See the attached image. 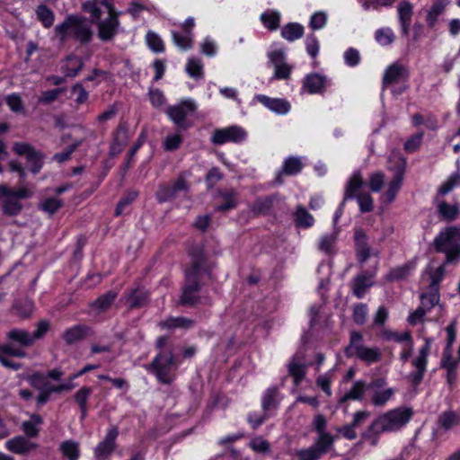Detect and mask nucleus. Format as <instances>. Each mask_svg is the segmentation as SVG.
I'll use <instances>...</instances> for the list:
<instances>
[{"mask_svg": "<svg viewBox=\"0 0 460 460\" xmlns=\"http://www.w3.org/2000/svg\"><path fill=\"white\" fill-rule=\"evenodd\" d=\"M83 139L75 141L72 145L68 146L63 152L54 155L53 159L58 163H64L68 161L71 155L83 144Z\"/></svg>", "mask_w": 460, "mask_h": 460, "instance_id": "55", "label": "nucleus"}, {"mask_svg": "<svg viewBox=\"0 0 460 460\" xmlns=\"http://www.w3.org/2000/svg\"><path fill=\"white\" fill-rule=\"evenodd\" d=\"M336 234H330L323 236L319 243V249L325 253L335 252Z\"/></svg>", "mask_w": 460, "mask_h": 460, "instance_id": "56", "label": "nucleus"}, {"mask_svg": "<svg viewBox=\"0 0 460 460\" xmlns=\"http://www.w3.org/2000/svg\"><path fill=\"white\" fill-rule=\"evenodd\" d=\"M412 4L408 1L401 2L398 5L399 20L402 26V32L404 36L409 34L412 16Z\"/></svg>", "mask_w": 460, "mask_h": 460, "instance_id": "26", "label": "nucleus"}, {"mask_svg": "<svg viewBox=\"0 0 460 460\" xmlns=\"http://www.w3.org/2000/svg\"><path fill=\"white\" fill-rule=\"evenodd\" d=\"M26 159L27 162L31 164V172L33 174L39 173L43 166V154L35 150L30 154Z\"/></svg>", "mask_w": 460, "mask_h": 460, "instance_id": "53", "label": "nucleus"}, {"mask_svg": "<svg viewBox=\"0 0 460 460\" xmlns=\"http://www.w3.org/2000/svg\"><path fill=\"white\" fill-rule=\"evenodd\" d=\"M196 109L197 105L193 101L183 100L177 105L169 106L166 110V114L179 130H186L192 126V123L187 119V117L193 113Z\"/></svg>", "mask_w": 460, "mask_h": 460, "instance_id": "10", "label": "nucleus"}, {"mask_svg": "<svg viewBox=\"0 0 460 460\" xmlns=\"http://www.w3.org/2000/svg\"><path fill=\"white\" fill-rule=\"evenodd\" d=\"M368 308L366 304L360 303L354 306L353 309V321L359 325L366 323Z\"/></svg>", "mask_w": 460, "mask_h": 460, "instance_id": "59", "label": "nucleus"}, {"mask_svg": "<svg viewBox=\"0 0 460 460\" xmlns=\"http://www.w3.org/2000/svg\"><path fill=\"white\" fill-rule=\"evenodd\" d=\"M448 0H436L427 14V23L429 27L433 28L438 21V17L445 11Z\"/></svg>", "mask_w": 460, "mask_h": 460, "instance_id": "38", "label": "nucleus"}, {"mask_svg": "<svg viewBox=\"0 0 460 460\" xmlns=\"http://www.w3.org/2000/svg\"><path fill=\"white\" fill-rule=\"evenodd\" d=\"M59 451L67 460H78L80 457V445L77 441L72 439L61 442Z\"/></svg>", "mask_w": 460, "mask_h": 460, "instance_id": "33", "label": "nucleus"}, {"mask_svg": "<svg viewBox=\"0 0 460 460\" xmlns=\"http://www.w3.org/2000/svg\"><path fill=\"white\" fill-rule=\"evenodd\" d=\"M92 388L88 386H83L81 387L74 395V399L75 402L79 405L82 418H84L86 416L87 412V402L92 394Z\"/></svg>", "mask_w": 460, "mask_h": 460, "instance_id": "42", "label": "nucleus"}, {"mask_svg": "<svg viewBox=\"0 0 460 460\" xmlns=\"http://www.w3.org/2000/svg\"><path fill=\"white\" fill-rule=\"evenodd\" d=\"M426 272L430 279L429 289L439 292L440 282L443 280L446 274L445 264L439 265L438 267L429 265L426 270Z\"/></svg>", "mask_w": 460, "mask_h": 460, "instance_id": "32", "label": "nucleus"}, {"mask_svg": "<svg viewBox=\"0 0 460 460\" xmlns=\"http://www.w3.org/2000/svg\"><path fill=\"white\" fill-rule=\"evenodd\" d=\"M434 245L438 252L446 253V263L455 262L460 256V232H440Z\"/></svg>", "mask_w": 460, "mask_h": 460, "instance_id": "9", "label": "nucleus"}, {"mask_svg": "<svg viewBox=\"0 0 460 460\" xmlns=\"http://www.w3.org/2000/svg\"><path fill=\"white\" fill-rule=\"evenodd\" d=\"M119 27V16L108 15L104 20L97 21L98 38L102 41H110L118 33Z\"/></svg>", "mask_w": 460, "mask_h": 460, "instance_id": "16", "label": "nucleus"}, {"mask_svg": "<svg viewBox=\"0 0 460 460\" xmlns=\"http://www.w3.org/2000/svg\"><path fill=\"white\" fill-rule=\"evenodd\" d=\"M194 324V322L186 317L179 316V317H171L167 320L161 323V326L163 328L167 329H174V328H183V329H189L192 327Z\"/></svg>", "mask_w": 460, "mask_h": 460, "instance_id": "43", "label": "nucleus"}, {"mask_svg": "<svg viewBox=\"0 0 460 460\" xmlns=\"http://www.w3.org/2000/svg\"><path fill=\"white\" fill-rule=\"evenodd\" d=\"M417 267V259L414 258L406 263L396 266L389 270L385 276V279L389 282L399 281L411 276Z\"/></svg>", "mask_w": 460, "mask_h": 460, "instance_id": "22", "label": "nucleus"}, {"mask_svg": "<svg viewBox=\"0 0 460 460\" xmlns=\"http://www.w3.org/2000/svg\"><path fill=\"white\" fill-rule=\"evenodd\" d=\"M38 20L45 28H50L55 21L54 12L46 4H40L36 9Z\"/></svg>", "mask_w": 460, "mask_h": 460, "instance_id": "41", "label": "nucleus"}, {"mask_svg": "<svg viewBox=\"0 0 460 460\" xmlns=\"http://www.w3.org/2000/svg\"><path fill=\"white\" fill-rule=\"evenodd\" d=\"M307 365L304 362L303 355H294L288 364V374L293 377L295 385H298L304 379Z\"/></svg>", "mask_w": 460, "mask_h": 460, "instance_id": "21", "label": "nucleus"}, {"mask_svg": "<svg viewBox=\"0 0 460 460\" xmlns=\"http://www.w3.org/2000/svg\"><path fill=\"white\" fill-rule=\"evenodd\" d=\"M146 42L148 47L155 53H160L164 50V45L162 39L153 31L147 32Z\"/></svg>", "mask_w": 460, "mask_h": 460, "instance_id": "58", "label": "nucleus"}, {"mask_svg": "<svg viewBox=\"0 0 460 460\" xmlns=\"http://www.w3.org/2000/svg\"><path fill=\"white\" fill-rule=\"evenodd\" d=\"M296 456L300 460H319L322 457L313 447L296 451Z\"/></svg>", "mask_w": 460, "mask_h": 460, "instance_id": "64", "label": "nucleus"}, {"mask_svg": "<svg viewBox=\"0 0 460 460\" xmlns=\"http://www.w3.org/2000/svg\"><path fill=\"white\" fill-rule=\"evenodd\" d=\"M43 423V419L40 415L32 413L30 415V420L22 423L21 429L28 438H36L40 432V426Z\"/></svg>", "mask_w": 460, "mask_h": 460, "instance_id": "29", "label": "nucleus"}, {"mask_svg": "<svg viewBox=\"0 0 460 460\" xmlns=\"http://www.w3.org/2000/svg\"><path fill=\"white\" fill-rule=\"evenodd\" d=\"M303 169V163L299 157L289 156L285 159L282 168L278 172L273 183L281 185L284 183L283 176H291L299 173Z\"/></svg>", "mask_w": 460, "mask_h": 460, "instance_id": "20", "label": "nucleus"}, {"mask_svg": "<svg viewBox=\"0 0 460 460\" xmlns=\"http://www.w3.org/2000/svg\"><path fill=\"white\" fill-rule=\"evenodd\" d=\"M432 342V338H424V344L419 349L417 355L411 359L412 370L407 375L406 379L413 387L419 386L424 379Z\"/></svg>", "mask_w": 460, "mask_h": 460, "instance_id": "5", "label": "nucleus"}, {"mask_svg": "<svg viewBox=\"0 0 460 460\" xmlns=\"http://www.w3.org/2000/svg\"><path fill=\"white\" fill-rule=\"evenodd\" d=\"M386 385L385 378H376L367 385L372 393L371 402L376 407L384 406L394 394V389Z\"/></svg>", "mask_w": 460, "mask_h": 460, "instance_id": "11", "label": "nucleus"}, {"mask_svg": "<svg viewBox=\"0 0 460 460\" xmlns=\"http://www.w3.org/2000/svg\"><path fill=\"white\" fill-rule=\"evenodd\" d=\"M64 202L62 199L57 198H48L41 200L39 203V208L42 211L49 213V215H53L56 213L60 208H62Z\"/></svg>", "mask_w": 460, "mask_h": 460, "instance_id": "47", "label": "nucleus"}, {"mask_svg": "<svg viewBox=\"0 0 460 460\" xmlns=\"http://www.w3.org/2000/svg\"><path fill=\"white\" fill-rule=\"evenodd\" d=\"M438 422L443 429L449 430L460 424V414L453 411H444L438 416Z\"/></svg>", "mask_w": 460, "mask_h": 460, "instance_id": "37", "label": "nucleus"}, {"mask_svg": "<svg viewBox=\"0 0 460 460\" xmlns=\"http://www.w3.org/2000/svg\"><path fill=\"white\" fill-rule=\"evenodd\" d=\"M423 136V132L411 136L404 143V150L408 153L415 152L420 147Z\"/></svg>", "mask_w": 460, "mask_h": 460, "instance_id": "62", "label": "nucleus"}, {"mask_svg": "<svg viewBox=\"0 0 460 460\" xmlns=\"http://www.w3.org/2000/svg\"><path fill=\"white\" fill-rule=\"evenodd\" d=\"M349 358H357L367 363H376L381 359V352L377 347H367L364 344L363 336L358 332H350L349 343L345 349Z\"/></svg>", "mask_w": 460, "mask_h": 460, "instance_id": "6", "label": "nucleus"}, {"mask_svg": "<svg viewBox=\"0 0 460 460\" xmlns=\"http://www.w3.org/2000/svg\"><path fill=\"white\" fill-rule=\"evenodd\" d=\"M420 298V307H424V309H426V314L436 306L439 311H442V305L439 304L440 294L438 291L429 289L428 292L422 293Z\"/></svg>", "mask_w": 460, "mask_h": 460, "instance_id": "31", "label": "nucleus"}, {"mask_svg": "<svg viewBox=\"0 0 460 460\" xmlns=\"http://www.w3.org/2000/svg\"><path fill=\"white\" fill-rule=\"evenodd\" d=\"M409 77V68L399 62H394L385 71L382 82L383 88H386L394 84L405 83L408 81Z\"/></svg>", "mask_w": 460, "mask_h": 460, "instance_id": "13", "label": "nucleus"}, {"mask_svg": "<svg viewBox=\"0 0 460 460\" xmlns=\"http://www.w3.org/2000/svg\"><path fill=\"white\" fill-rule=\"evenodd\" d=\"M66 60L72 63V66L65 67V75L67 77H75L83 69L84 62L81 58L70 55L66 57Z\"/></svg>", "mask_w": 460, "mask_h": 460, "instance_id": "49", "label": "nucleus"}, {"mask_svg": "<svg viewBox=\"0 0 460 460\" xmlns=\"http://www.w3.org/2000/svg\"><path fill=\"white\" fill-rule=\"evenodd\" d=\"M30 384L39 391H47L49 389L56 388L49 383V378H46L44 374L34 373L29 377Z\"/></svg>", "mask_w": 460, "mask_h": 460, "instance_id": "44", "label": "nucleus"}, {"mask_svg": "<svg viewBox=\"0 0 460 460\" xmlns=\"http://www.w3.org/2000/svg\"><path fill=\"white\" fill-rule=\"evenodd\" d=\"M292 218L295 226L298 228H309L313 226L314 222L313 216L301 205L296 206L292 214Z\"/></svg>", "mask_w": 460, "mask_h": 460, "instance_id": "27", "label": "nucleus"}, {"mask_svg": "<svg viewBox=\"0 0 460 460\" xmlns=\"http://www.w3.org/2000/svg\"><path fill=\"white\" fill-rule=\"evenodd\" d=\"M246 132L238 126H231L225 128L216 129L211 141L215 145H224L227 142L239 143L244 140Z\"/></svg>", "mask_w": 460, "mask_h": 460, "instance_id": "12", "label": "nucleus"}, {"mask_svg": "<svg viewBox=\"0 0 460 460\" xmlns=\"http://www.w3.org/2000/svg\"><path fill=\"white\" fill-rule=\"evenodd\" d=\"M117 293L114 291H109L104 295L98 297L93 304L92 306L100 311H105L114 302L117 297Z\"/></svg>", "mask_w": 460, "mask_h": 460, "instance_id": "48", "label": "nucleus"}, {"mask_svg": "<svg viewBox=\"0 0 460 460\" xmlns=\"http://www.w3.org/2000/svg\"><path fill=\"white\" fill-rule=\"evenodd\" d=\"M367 385L362 380L356 381L352 387L340 398L339 402L343 403L349 400L362 401L364 399L365 392L368 390Z\"/></svg>", "mask_w": 460, "mask_h": 460, "instance_id": "28", "label": "nucleus"}, {"mask_svg": "<svg viewBox=\"0 0 460 460\" xmlns=\"http://www.w3.org/2000/svg\"><path fill=\"white\" fill-rule=\"evenodd\" d=\"M304 34V27L296 22H290L285 25L281 30V36L288 40L294 41L300 39Z\"/></svg>", "mask_w": 460, "mask_h": 460, "instance_id": "39", "label": "nucleus"}, {"mask_svg": "<svg viewBox=\"0 0 460 460\" xmlns=\"http://www.w3.org/2000/svg\"><path fill=\"white\" fill-rule=\"evenodd\" d=\"M326 82V76L312 73L305 77L303 88L311 94L322 93L324 91Z\"/></svg>", "mask_w": 460, "mask_h": 460, "instance_id": "23", "label": "nucleus"}, {"mask_svg": "<svg viewBox=\"0 0 460 460\" xmlns=\"http://www.w3.org/2000/svg\"><path fill=\"white\" fill-rule=\"evenodd\" d=\"M218 196L223 199V202L217 206V211L225 212L237 207L239 193L235 190H218Z\"/></svg>", "mask_w": 460, "mask_h": 460, "instance_id": "25", "label": "nucleus"}, {"mask_svg": "<svg viewBox=\"0 0 460 460\" xmlns=\"http://www.w3.org/2000/svg\"><path fill=\"white\" fill-rule=\"evenodd\" d=\"M54 32L61 43H65L68 36H71L83 45L89 43L93 35L92 27L85 17L75 14L67 15L61 23L55 27Z\"/></svg>", "mask_w": 460, "mask_h": 460, "instance_id": "3", "label": "nucleus"}, {"mask_svg": "<svg viewBox=\"0 0 460 460\" xmlns=\"http://www.w3.org/2000/svg\"><path fill=\"white\" fill-rule=\"evenodd\" d=\"M458 185H460V174L454 173L440 186L438 193L441 195H446Z\"/></svg>", "mask_w": 460, "mask_h": 460, "instance_id": "61", "label": "nucleus"}, {"mask_svg": "<svg viewBox=\"0 0 460 460\" xmlns=\"http://www.w3.org/2000/svg\"><path fill=\"white\" fill-rule=\"evenodd\" d=\"M189 175V172H181L173 181L160 183L155 191L157 202H171L177 198L179 192L188 193L190 189V183L187 181V176Z\"/></svg>", "mask_w": 460, "mask_h": 460, "instance_id": "8", "label": "nucleus"}, {"mask_svg": "<svg viewBox=\"0 0 460 460\" xmlns=\"http://www.w3.org/2000/svg\"><path fill=\"white\" fill-rule=\"evenodd\" d=\"M356 254L358 261L364 263L370 256H379L380 250L373 247L365 232H356L355 234Z\"/></svg>", "mask_w": 460, "mask_h": 460, "instance_id": "15", "label": "nucleus"}, {"mask_svg": "<svg viewBox=\"0 0 460 460\" xmlns=\"http://www.w3.org/2000/svg\"><path fill=\"white\" fill-rule=\"evenodd\" d=\"M411 408L400 407L390 410L377 417L369 426V432L380 435L385 432H394L403 428L412 418Z\"/></svg>", "mask_w": 460, "mask_h": 460, "instance_id": "4", "label": "nucleus"}, {"mask_svg": "<svg viewBox=\"0 0 460 460\" xmlns=\"http://www.w3.org/2000/svg\"><path fill=\"white\" fill-rule=\"evenodd\" d=\"M283 199L279 193L256 198L251 206V210L255 215H269L275 205L279 204Z\"/></svg>", "mask_w": 460, "mask_h": 460, "instance_id": "18", "label": "nucleus"}, {"mask_svg": "<svg viewBox=\"0 0 460 460\" xmlns=\"http://www.w3.org/2000/svg\"><path fill=\"white\" fill-rule=\"evenodd\" d=\"M279 389L276 386L269 387L263 394L261 398V407L264 411H268L277 407Z\"/></svg>", "mask_w": 460, "mask_h": 460, "instance_id": "40", "label": "nucleus"}, {"mask_svg": "<svg viewBox=\"0 0 460 460\" xmlns=\"http://www.w3.org/2000/svg\"><path fill=\"white\" fill-rule=\"evenodd\" d=\"M404 172H405V161H402L398 165L397 171H396L393 180L390 181L388 189L385 192V197L389 203H391L394 200L396 194L402 186Z\"/></svg>", "mask_w": 460, "mask_h": 460, "instance_id": "24", "label": "nucleus"}, {"mask_svg": "<svg viewBox=\"0 0 460 460\" xmlns=\"http://www.w3.org/2000/svg\"><path fill=\"white\" fill-rule=\"evenodd\" d=\"M87 328L83 325H75L65 331L63 339L66 344H74L87 335Z\"/></svg>", "mask_w": 460, "mask_h": 460, "instance_id": "36", "label": "nucleus"}, {"mask_svg": "<svg viewBox=\"0 0 460 460\" xmlns=\"http://www.w3.org/2000/svg\"><path fill=\"white\" fill-rule=\"evenodd\" d=\"M438 212L443 218L448 221H452L456 218L459 210L457 206L449 205L448 203L443 201L438 205Z\"/></svg>", "mask_w": 460, "mask_h": 460, "instance_id": "52", "label": "nucleus"}, {"mask_svg": "<svg viewBox=\"0 0 460 460\" xmlns=\"http://www.w3.org/2000/svg\"><path fill=\"white\" fill-rule=\"evenodd\" d=\"M193 256L192 265L185 270V286L180 298L181 305H195L200 303L199 280L204 274H210L209 269L205 264V259L202 252Z\"/></svg>", "mask_w": 460, "mask_h": 460, "instance_id": "2", "label": "nucleus"}, {"mask_svg": "<svg viewBox=\"0 0 460 460\" xmlns=\"http://www.w3.org/2000/svg\"><path fill=\"white\" fill-rule=\"evenodd\" d=\"M186 71L190 76L200 79L203 77V64L200 59L190 58L186 66Z\"/></svg>", "mask_w": 460, "mask_h": 460, "instance_id": "50", "label": "nucleus"}, {"mask_svg": "<svg viewBox=\"0 0 460 460\" xmlns=\"http://www.w3.org/2000/svg\"><path fill=\"white\" fill-rule=\"evenodd\" d=\"M22 209V205L13 197L4 198L3 199L2 210L5 216H16Z\"/></svg>", "mask_w": 460, "mask_h": 460, "instance_id": "45", "label": "nucleus"}, {"mask_svg": "<svg viewBox=\"0 0 460 460\" xmlns=\"http://www.w3.org/2000/svg\"><path fill=\"white\" fill-rule=\"evenodd\" d=\"M167 339L160 337L156 341L159 352L146 366V369L154 374L156 379L164 385H171L176 378L175 371L178 368L177 359L171 346H166Z\"/></svg>", "mask_w": 460, "mask_h": 460, "instance_id": "1", "label": "nucleus"}, {"mask_svg": "<svg viewBox=\"0 0 460 460\" xmlns=\"http://www.w3.org/2000/svg\"><path fill=\"white\" fill-rule=\"evenodd\" d=\"M182 141L183 139L179 134L169 135L164 140V149L168 152H173L180 147Z\"/></svg>", "mask_w": 460, "mask_h": 460, "instance_id": "60", "label": "nucleus"}, {"mask_svg": "<svg viewBox=\"0 0 460 460\" xmlns=\"http://www.w3.org/2000/svg\"><path fill=\"white\" fill-rule=\"evenodd\" d=\"M119 435V429L116 426H111L103 440H102L94 448V456L97 460H106L116 447V438Z\"/></svg>", "mask_w": 460, "mask_h": 460, "instance_id": "14", "label": "nucleus"}, {"mask_svg": "<svg viewBox=\"0 0 460 460\" xmlns=\"http://www.w3.org/2000/svg\"><path fill=\"white\" fill-rule=\"evenodd\" d=\"M249 447L256 453L266 454L270 450V443L261 437H255L251 439Z\"/></svg>", "mask_w": 460, "mask_h": 460, "instance_id": "57", "label": "nucleus"}, {"mask_svg": "<svg viewBox=\"0 0 460 460\" xmlns=\"http://www.w3.org/2000/svg\"><path fill=\"white\" fill-rule=\"evenodd\" d=\"M6 337L22 347H29L34 343L31 332L23 329H13L7 333Z\"/></svg>", "mask_w": 460, "mask_h": 460, "instance_id": "35", "label": "nucleus"}, {"mask_svg": "<svg viewBox=\"0 0 460 460\" xmlns=\"http://www.w3.org/2000/svg\"><path fill=\"white\" fill-rule=\"evenodd\" d=\"M261 21L270 31H275L279 26L280 16L277 12H268L261 14Z\"/></svg>", "mask_w": 460, "mask_h": 460, "instance_id": "51", "label": "nucleus"}, {"mask_svg": "<svg viewBox=\"0 0 460 460\" xmlns=\"http://www.w3.org/2000/svg\"><path fill=\"white\" fill-rule=\"evenodd\" d=\"M316 385L318 387H320L327 396L332 395V373L326 372L323 375H320L316 378Z\"/></svg>", "mask_w": 460, "mask_h": 460, "instance_id": "63", "label": "nucleus"}, {"mask_svg": "<svg viewBox=\"0 0 460 460\" xmlns=\"http://www.w3.org/2000/svg\"><path fill=\"white\" fill-rule=\"evenodd\" d=\"M376 272H362L358 274L351 282L353 295L357 298H362L367 290L375 284Z\"/></svg>", "mask_w": 460, "mask_h": 460, "instance_id": "19", "label": "nucleus"}, {"mask_svg": "<svg viewBox=\"0 0 460 460\" xmlns=\"http://www.w3.org/2000/svg\"><path fill=\"white\" fill-rule=\"evenodd\" d=\"M365 182L359 172H355L347 182L342 204L349 199H357L359 209L362 213L373 210V199L369 193L358 192Z\"/></svg>", "mask_w": 460, "mask_h": 460, "instance_id": "7", "label": "nucleus"}, {"mask_svg": "<svg viewBox=\"0 0 460 460\" xmlns=\"http://www.w3.org/2000/svg\"><path fill=\"white\" fill-rule=\"evenodd\" d=\"M4 446L8 451L21 456L27 455L36 450L39 447L37 443L29 440L26 437L22 435L8 439Z\"/></svg>", "mask_w": 460, "mask_h": 460, "instance_id": "17", "label": "nucleus"}, {"mask_svg": "<svg viewBox=\"0 0 460 460\" xmlns=\"http://www.w3.org/2000/svg\"><path fill=\"white\" fill-rule=\"evenodd\" d=\"M258 99L262 104L277 113L285 114L290 110L289 102L284 99H273L265 95H261Z\"/></svg>", "mask_w": 460, "mask_h": 460, "instance_id": "30", "label": "nucleus"}, {"mask_svg": "<svg viewBox=\"0 0 460 460\" xmlns=\"http://www.w3.org/2000/svg\"><path fill=\"white\" fill-rule=\"evenodd\" d=\"M149 294L141 288L133 290L128 297L130 307H140L148 300Z\"/></svg>", "mask_w": 460, "mask_h": 460, "instance_id": "46", "label": "nucleus"}, {"mask_svg": "<svg viewBox=\"0 0 460 460\" xmlns=\"http://www.w3.org/2000/svg\"><path fill=\"white\" fill-rule=\"evenodd\" d=\"M376 40L382 46H388L394 40V34L390 28H382L375 33Z\"/></svg>", "mask_w": 460, "mask_h": 460, "instance_id": "54", "label": "nucleus"}, {"mask_svg": "<svg viewBox=\"0 0 460 460\" xmlns=\"http://www.w3.org/2000/svg\"><path fill=\"white\" fill-rule=\"evenodd\" d=\"M335 438L331 433H322L318 434L312 447L323 456L332 447Z\"/></svg>", "mask_w": 460, "mask_h": 460, "instance_id": "34", "label": "nucleus"}]
</instances>
